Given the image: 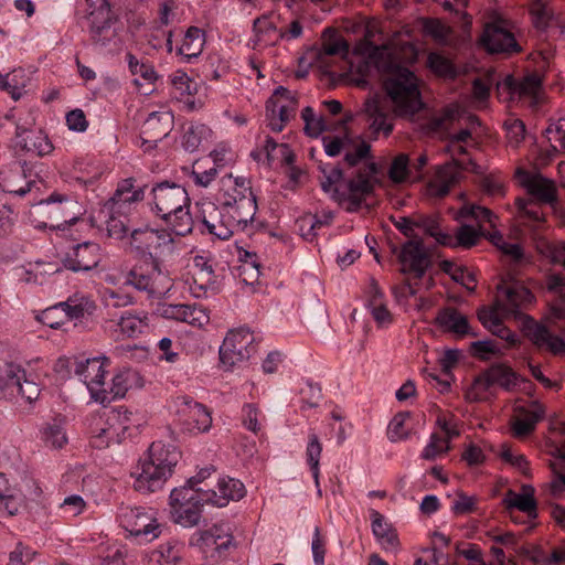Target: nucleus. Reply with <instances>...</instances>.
I'll return each instance as SVG.
<instances>
[{
  "mask_svg": "<svg viewBox=\"0 0 565 565\" xmlns=\"http://www.w3.org/2000/svg\"><path fill=\"white\" fill-rule=\"evenodd\" d=\"M170 263L151 259L139 263L129 271L126 284L152 296H161L171 287V279L164 269Z\"/></svg>",
  "mask_w": 565,
  "mask_h": 565,
  "instance_id": "ddd939ff",
  "label": "nucleus"
},
{
  "mask_svg": "<svg viewBox=\"0 0 565 565\" xmlns=\"http://www.w3.org/2000/svg\"><path fill=\"white\" fill-rule=\"evenodd\" d=\"M108 367L109 360L106 356H95L79 361L75 367V374L85 384L90 399L99 405L108 399L106 394Z\"/></svg>",
  "mask_w": 565,
  "mask_h": 565,
  "instance_id": "a211bd4d",
  "label": "nucleus"
},
{
  "mask_svg": "<svg viewBox=\"0 0 565 565\" xmlns=\"http://www.w3.org/2000/svg\"><path fill=\"white\" fill-rule=\"evenodd\" d=\"M321 454L322 444L318 435L315 431L310 430L308 435V444L306 447V458L317 484L320 473L319 463Z\"/></svg>",
  "mask_w": 565,
  "mask_h": 565,
  "instance_id": "4d7b16f0",
  "label": "nucleus"
},
{
  "mask_svg": "<svg viewBox=\"0 0 565 565\" xmlns=\"http://www.w3.org/2000/svg\"><path fill=\"white\" fill-rule=\"evenodd\" d=\"M513 412L511 422L513 434L516 437H524L534 429L536 423L543 417L544 407L537 402L524 403L516 401Z\"/></svg>",
  "mask_w": 565,
  "mask_h": 565,
  "instance_id": "393cba45",
  "label": "nucleus"
},
{
  "mask_svg": "<svg viewBox=\"0 0 565 565\" xmlns=\"http://www.w3.org/2000/svg\"><path fill=\"white\" fill-rule=\"evenodd\" d=\"M22 141L26 151L40 157L50 154L54 149L49 137L41 130L24 132Z\"/></svg>",
  "mask_w": 565,
  "mask_h": 565,
  "instance_id": "3c124183",
  "label": "nucleus"
},
{
  "mask_svg": "<svg viewBox=\"0 0 565 565\" xmlns=\"http://www.w3.org/2000/svg\"><path fill=\"white\" fill-rule=\"evenodd\" d=\"M85 4L87 25L94 35H99L109 28V3L107 0H85Z\"/></svg>",
  "mask_w": 565,
  "mask_h": 565,
  "instance_id": "4c0bfd02",
  "label": "nucleus"
},
{
  "mask_svg": "<svg viewBox=\"0 0 565 565\" xmlns=\"http://www.w3.org/2000/svg\"><path fill=\"white\" fill-rule=\"evenodd\" d=\"M536 248L537 252L552 264L565 267V244L540 239L536 243Z\"/></svg>",
  "mask_w": 565,
  "mask_h": 565,
  "instance_id": "e2e57ef3",
  "label": "nucleus"
},
{
  "mask_svg": "<svg viewBox=\"0 0 565 565\" xmlns=\"http://www.w3.org/2000/svg\"><path fill=\"white\" fill-rule=\"evenodd\" d=\"M529 10L532 22L539 30H546L555 17L550 0H533Z\"/></svg>",
  "mask_w": 565,
  "mask_h": 565,
  "instance_id": "603ef678",
  "label": "nucleus"
},
{
  "mask_svg": "<svg viewBox=\"0 0 565 565\" xmlns=\"http://www.w3.org/2000/svg\"><path fill=\"white\" fill-rule=\"evenodd\" d=\"M207 504L224 508L232 501H238L245 495V487L238 479L222 477L214 489L203 490Z\"/></svg>",
  "mask_w": 565,
  "mask_h": 565,
  "instance_id": "bb28decb",
  "label": "nucleus"
},
{
  "mask_svg": "<svg viewBox=\"0 0 565 565\" xmlns=\"http://www.w3.org/2000/svg\"><path fill=\"white\" fill-rule=\"evenodd\" d=\"M324 152L329 157L344 154L345 162L353 167L370 157L371 147L360 138H352L349 134L341 136H324L322 138Z\"/></svg>",
  "mask_w": 565,
  "mask_h": 565,
  "instance_id": "5701e85b",
  "label": "nucleus"
},
{
  "mask_svg": "<svg viewBox=\"0 0 565 565\" xmlns=\"http://www.w3.org/2000/svg\"><path fill=\"white\" fill-rule=\"evenodd\" d=\"M399 260L403 273H412L417 278L423 277L430 265L429 256L418 241H409L403 245Z\"/></svg>",
  "mask_w": 565,
  "mask_h": 565,
  "instance_id": "c85d7f7f",
  "label": "nucleus"
},
{
  "mask_svg": "<svg viewBox=\"0 0 565 565\" xmlns=\"http://www.w3.org/2000/svg\"><path fill=\"white\" fill-rule=\"evenodd\" d=\"M547 289L558 292V300L550 308L546 320L554 323L565 318V282L558 276H551L547 280Z\"/></svg>",
  "mask_w": 565,
  "mask_h": 565,
  "instance_id": "de8ad7c7",
  "label": "nucleus"
},
{
  "mask_svg": "<svg viewBox=\"0 0 565 565\" xmlns=\"http://www.w3.org/2000/svg\"><path fill=\"white\" fill-rule=\"evenodd\" d=\"M201 541L206 547L222 551L232 545L233 536L226 525H214L201 534Z\"/></svg>",
  "mask_w": 565,
  "mask_h": 565,
  "instance_id": "49530a36",
  "label": "nucleus"
},
{
  "mask_svg": "<svg viewBox=\"0 0 565 565\" xmlns=\"http://www.w3.org/2000/svg\"><path fill=\"white\" fill-rule=\"evenodd\" d=\"M181 452L161 440L153 441L132 472L134 489L140 493H152L164 487L172 477Z\"/></svg>",
  "mask_w": 565,
  "mask_h": 565,
  "instance_id": "7ed1b4c3",
  "label": "nucleus"
},
{
  "mask_svg": "<svg viewBox=\"0 0 565 565\" xmlns=\"http://www.w3.org/2000/svg\"><path fill=\"white\" fill-rule=\"evenodd\" d=\"M362 114L369 125L372 136L376 139L382 134L387 137L393 131V122L390 116L384 111L382 103L377 96L369 97L362 108Z\"/></svg>",
  "mask_w": 565,
  "mask_h": 565,
  "instance_id": "7c9ffc66",
  "label": "nucleus"
},
{
  "mask_svg": "<svg viewBox=\"0 0 565 565\" xmlns=\"http://www.w3.org/2000/svg\"><path fill=\"white\" fill-rule=\"evenodd\" d=\"M58 271L60 266L57 263L38 260L21 267L18 271V276L20 280L24 282L42 285Z\"/></svg>",
  "mask_w": 565,
  "mask_h": 565,
  "instance_id": "58836bf2",
  "label": "nucleus"
},
{
  "mask_svg": "<svg viewBox=\"0 0 565 565\" xmlns=\"http://www.w3.org/2000/svg\"><path fill=\"white\" fill-rule=\"evenodd\" d=\"M358 61L351 62L349 82L366 87L367 77L376 68L388 76L384 89L397 116H412L424 106L419 81L404 64L413 63L417 51L409 41L394 40L390 45L375 46L364 43L354 50Z\"/></svg>",
  "mask_w": 565,
  "mask_h": 565,
  "instance_id": "f257e3e1",
  "label": "nucleus"
},
{
  "mask_svg": "<svg viewBox=\"0 0 565 565\" xmlns=\"http://www.w3.org/2000/svg\"><path fill=\"white\" fill-rule=\"evenodd\" d=\"M552 437L546 441L550 455L552 479L543 486V490L553 499H565V422L551 423Z\"/></svg>",
  "mask_w": 565,
  "mask_h": 565,
  "instance_id": "9d476101",
  "label": "nucleus"
},
{
  "mask_svg": "<svg viewBox=\"0 0 565 565\" xmlns=\"http://www.w3.org/2000/svg\"><path fill=\"white\" fill-rule=\"evenodd\" d=\"M493 74H487L484 77L476 78L472 84L471 104L476 109H486L490 96V88L494 85Z\"/></svg>",
  "mask_w": 565,
  "mask_h": 565,
  "instance_id": "864d4df0",
  "label": "nucleus"
},
{
  "mask_svg": "<svg viewBox=\"0 0 565 565\" xmlns=\"http://www.w3.org/2000/svg\"><path fill=\"white\" fill-rule=\"evenodd\" d=\"M29 77L23 68H14L7 74H0V89L7 92L12 99L19 100L25 94Z\"/></svg>",
  "mask_w": 565,
  "mask_h": 565,
  "instance_id": "79ce46f5",
  "label": "nucleus"
},
{
  "mask_svg": "<svg viewBox=\"0 0 565 565\" xmlns=\"http://www.w3.org/2000/svg\"><path fill=\"white\" fill-rule=\"evenodd\" d=\"M332 220V214L329 213L323 220L315 215H303L297 220L298 231L306 241H312L317 235V230L322 225H328Z\"/></svg>",
  "mask_w": 565,
  "mask_h": 565,
  "instance_id": "13d9d810",
  "label": "nucleus"
},
{
  "mask_svg": "<svg viewBox=\"0 0 565 565\" xmlns=\"http://www.w3.org/2000/svg\"><path fill=\"white\" fill-rule=\"evenodd\" d=\"M214 138V132L210 127L194 122L184 128L181 145L186 151L194 152L210 146Z\"/></svg>",
  "mask_w": 565,
  "mask_h": 565,
  "instance_id": "e433bc0d",
  "label": "nucleus"
},
{
  "mask_svg": "<svg viewBox=\"0 0 565 565\" xmlns=\"http://www.w3.org/2000/svg\"><path fill=\"white\" fill-rule=\"evenodd\" d=\"M198 217L201 220L207 232L220 238L227 239L235 232L244 230L249 223L238 216L234 207L222 205L220 210L213 202L206 201L198 204Z\"/></svg>",
  "mask_w": 565,
  "mask_h": 565,
  "instance_id": "f8f14e48",
  "label": "nucleus"
},
{
  "mask_svg": "<svg viewBox=\"0 0 565 565\" xmlns=\"http://www.w3.org/2000/svg\"><path fill=\"white\" fill-rule=\"evenodd\" d=\"M142 425L138 413L125 407L111 409L94 430L93 445L96 448H107L120 444L136 433Z\"/></svg>",
  "mask_w": 565,
  "mask_h": 565,
  "instance_id": "0eeeda50",
  "label": "nucleus"
},
{
  "mask_svg": "<svg viewBox=\"0 0 565 565\" xmlns=\"http://www.w3.org/2000/svg\"><path fill=\"white\" fill-rule=\"evenodd\" d=\"M450 449V441L437 434H431L427 445L424 447L420 457L425 460H434L445 455Z\"/></svg>",
  "mask_w": 565,
  "mask_h": 565,
  "instance_id": "338daca9",
  "label": "nucleus"
},
{
  "mask_svg": "<svg viewBox=\"0 0 565 565\" xmlns=\"http://www.w3.org/2000/svg\"><path fill=\"white\" fill-rule=\"evenodd\" d=\"M545 136L554 150L565 151V118L551 122L545 129Z\"/></svg>",
  "mask_w": 565,
  "mask_h": 565,
  "instance_id": "774afa93",
  "label": "nucleus"
},
{
  "mask_svg": "<svg viewBox=\"0 0 565 565\" xmlns=\"http://www.w3.org/2000/svg\"><path fill=\"white\" fill-rule=\"evenodd\" d=\"M322 173V190L348 212L358 211L374 189V180L369 174L359 173L356 177L344 181L339 168H326Z\"/></svg>",
  "mask_w": 565,
  "mask_h": 565,
  "instance_id": "39448f33",
  "label": "nucleus"
},
{
  "mask_svg": "<svg viewBox=\"0 0 565 565\" xmlns=\"http://www.w3.org/2000/svg\"><path fill=\"white\" fill-rule=\"evenodd\" d=\"M173 119V114L168 109L153 111L145 120L142 132L151 138L149 142L156 143L170 134Z\"/></svg>",
  "mask_w": 565,
  "mask_h": 565,
  "instance_id": "c9c22d12",
  "label": "nucleus"
},
{
  "mask_svg": "<svg viewBox=\"0 0 565 565\" xmlns=\"http://www.w3.org/2000/svg\"><path fill=\"white\" fill-rule=\"evenodd\" d=\"M142 198L143 191L135 186L132 179H126L118 184L113 201L116 204H130L140 201Z\"/></svg>",
  "mask_w": 565,
  "mask_h": 565,
  "instance_id": "bf43d9fd",
  "label": "nucleus"
},
{
  "mask_svg": "<svg viewBox=\"0 0 565 565\" xmlns=\"http://www.w3.org/2000/svg\"><path fill=\"white\" fill-rule=\"evenodd\" d=\"M436 321L441 328L457 337L477 335V333L470 328L467 317L455 309L440 311Z\"/></svg>",
  "mask_w": 565,
  "mask_h": 565,
  "instance_id": "a19ab883",
  "label": "nucleus"
},
{
  "mask_svg": "<svg viewBox=\"0 0 565 565\" xmlns=\"http://www.w3.org/2000/svg\"><path fill=\"white\" fill-rule=\"evenodd\" d=\"M255 351V337L249 329H232L220 347V360L227 370H231L246 363Z\"/></svg>",
  "mask_w": 565,
  "mask_h": 565,
  "instance_id": "dca6fc26",
  "label": "nucleus"
},
{
  "mask_svg": "<svg viewBox=\"0 0 565 565\" xmlns=\"http://www.w3.org/2000/svg\"><path fill=\"white\" fill-rule=\"evenodd\" d=\"M150 329L149 316L146 312L126 311L116 322L113 331L117 340L136 339Z\"/></svg>",
  "mask_w": 565,
  "mask_h": 565,
  "instance_id": "473e14b6",
  "label": "nucleus"
},
{
  "mask_svg": "<svg viewBox=\"0 0 565 565\" xmlns=\"http://www.w3.org/2000/svg\"><path fill=\"white\" fill-rule=\"evenodd\" d=\"M83 213V206L77 201L52 195L32 205L29 221L35 228L64 230L65 225L75 223Z\"/></svg>",
  "mask_w": 565,
  "mask_h": 565,
  "instance_id": "423d86ee",
  "label": "nucleus"
},
{
  "mask_svg": "<svg viewBox=\"0 0 565 565\" xmlns=\"http://www.w3.org/2000/svg\"><path fill=\"white\" fill-rule=\"evenodd\" d=\"M152 210L177 235L192 231L190 198L179 184L162 182L152 189Z\"/></svg>",
  "mask_w": 565,
  "mask_h": 565,
  "instance_id": "20e7f679",
  "label": "nucleus"
},
{
  "mask_svg": "<svg viewBox=\"0 0 565 565\" xmlns=\"http://www.w3.org/2000/svg\"><path fill=\"white\" fill-rule=\"evenodd\" d=\"M542 87V79L536 74L524 76L516 81L518 100L526 99L531 103L539 100Z\"/></svg>",
  "mask_w": 565,
  "mask_h": 565,
  "instance_id": "5fc2aeb1",
  "label": "nucleus"
},
{
  "mask_svg": "<svg viewBox=\"0 0 565 565\" xmlns=\"http://www.w3.org/2000/svg\"><path fill=\"white\" fill-rule=\"evenodd\" d=\"M387 175L391 182L395 184L407 182L409 178V158L406 153H399L392 160Z\"/></svg>",
  "mask_w": 565,
  "mask_h": 565,
  "instance_id": "0e129e2a",
  "label": "nucleus"
},
{
  "mask_svg": "<svg viewBox=\"0 0 565 565\" xmlns=\"http://www.w3.org/2000/svg\"><path fill=\"white\" fill-rule=\"evenodd\" d=\"M182 558V546L175 542L160 544L148 555V565H179Z\"/></svg>",
  "mask_w": 565,
  "mask_h": 565,
  "instance_id": "37998d69",
  "label": "nucleus"
},
{
  "mask_svg": "<svg viewBox=\"0 0 565 565\" xmlns=\"http://www.w3.org/2000/svg\"><path fill=\"white\" fill-rule=\"evenodd\" d=\"M145 382L141 374L132 369H120L111 377L110 384L106 388L108 399L104 401L103 406L111 402L124 398L128 392L139 390Z\"/></svg>",
  "mask_w": 565,
  "mask_h": 565,
  "instance_id": "cd10ccee",
  "label": "nucleus"
},
{
  "mask_svg": "<svg viewBox=\"0 0 565 565\" xmlns=\"http://www.w3.org/2000/svg\"><path fill=\"white\" fill-rule=\"evenodd\" d=\"M205 45V33L198 26H190L177 50V53L183 57L185 62H192L203 52Z\"/></svg>",
  "mask_w": 565,
  "mask_h": 565,
  "instance_id": "ea45409f",
  "label": "nucleus"
},
{
  "mask_svg": "<svg viewBox=\"0 0 565 565\" xmlns=\"http://www.w3.org/2000/svg\"><path fill=\"white\" fill-rule=\"evenodd\" d=\"M462 170H471L476 173L482 172L471 160L468 162L465 160H451L435 167L433 175L426 183L425 194L429 198L447 195L450 189L459 181Z\"/></svg>",
  "mask_w": 565,
  "mask_h": 565,
  "instance_id": "6ab92c4d",
  "label": "nucleus"
},
{
  "mask_svg": "<svg viewBox=\"0 0 565 565\" xmlns=\"http://www.w3.org/2000/svg\"><path fill=\"white\" fill-rule=\"evenodd\" d=\"M480 42L491 53H515L521 50L511 31L510 22L499 14L486 24Z\"/></svg>",
  "mask_w": 565,
  "mask_h": 565,
  "instance_id": "4be33fe9",
  "label": "nucleus"
},
{
  "mask_svg": "<svg viewBox=\"0 0 565 565\" xmlns=\"http://www.w3.org/2000/svg\"><path fill=\"white\" fill-rule=\"evenodd\" d=\"M38 383L26 377L25 371L18 364L4 363L0 365V394L9 401L22 399L32 404L40 396Z\"/></svg>",
  "mask_w": 565,
  "mask_h": 565,
  "instance_id": "4468645a",
  "label": "nucleus"
},
{
  "mask_svg": "<svg viewBox=\"0 0 565 565\" xmlns=\"http://www.w3.org/2000/svg\"><path fill=\"white\" fill-rule=\"evenodd\" d=\"M118 521L129 535L142 542H151L160 535L156 512L150 508L122 507L119 510Z\"/></svg>",
  "mask_w": 565,
  "mask_h": 565,
  "instance_id": "2eb2a0df",
  "label": "nucleus"
},
{
  "mask_svg": "<svg viewBox=\"0 0 565 565\" xmlns=\"http://www.w3.org/2000/svg\"><path fill=\"white\" fill-rule=\"evenodd\" d=\"M298 100L295 94L279 86L268 98L266 104V120L271 131L279 132L295 116Z\"/></svg>",
  "mask_w": 565,
  "mask_h": 565,
  "instance_id": "412c9836",
  "label": "nucleus"
},
{
  "mask_svg": "<svg viewBox=\"0 0 565 565\" xmlns=\"http://www.w3.org/2000/svg\"><path fill=\"white\" fill-rule=\"evenodd\" d=\"M416 231L418 235L423 233L436 241V243L446 246L454 245V237L447 233H445L438 220L436 217L423 216L416 220Z\"/></svg>",
  "mask_w": 565,
  "mask_h": 565,
  "instance_id": "a18cd8bd",
  "label": "nucleus"
},
{
  "mask_svg": "<svg viewBox=\"0 0 565 565\" xmlns=\"http://www.w3.org/2000/svg\"><path fill=\"white\" fill-rule=\"evenodd\" d=\"M486 372L494 387L500 386L505 391H511L520 382H524L509 365L503 363L494 364Z\"/></svg>",
  "mask_w": 565,
  "mask_h": 565,
  "instance_id": "c03bdc74",
  "label": "nucleus"
},
{
  "mask_svg": "<svg viewBox=\"0 0 565 565\" xmlns=\"http://www.w3.org/2000/svg\"><path fill=\"white\" fill-rule=\"evenodd\" d=\"M477 315L481 324L493 335L504 340L510 348L519 343L518 335L503 324V321L511 316L503 315L502 308L495 306V299L490 306L481 307Z\"/></svg>",
  "mask_w": 565,
  "mask_h": 565,
  "instance_id": "b1692460",
  "label": "nucleus"
},
{
  "mask_svg": "<svg viewBox=\"0 0 565 565\" xmlns=\"http://www.w3.org/2000/svg\"><path fill=\"white\" fill-rule=\"evenodd\" d=\"M209 157L216 170L231 167L236 161V154L226 142H220L210 151Z\"/></svg>",
  "mask_w": 565,
  "mask_h": 565,
  "instance_id": "69168bd1",
  "label": "nucleus"
},
{
  "mask_svg": "<svg viewBox=\"0 0 565 565\" xmlns=\"http://www.w3.org/2000/svg\"><path fill=\"white\" fill-rule=\"evenodd\" d=\"M279 41H281V30L268 17H260L254 21L250 39L254 50L274 46Z\"/></svg>",
  "mask_w": 565,
  "mask_h": 565,
  "instance_id": "72a5a7b5",
  "label": "nucleus"
},
{
  "mask_svg": "<svg viewBox=\"0 0 565 565\" xmlns=\"http://www.w3.org/2000/svg\"><path fill=\"white\" fill-rule=\"evenodd\" d=\"M411 417L409 412L397 413L387 426V437L391 441L397 443L408 438L411 429L407 422Z\"/></svg>",
  "mask_w": 565,
  "mask_h": 565,
  "instance_id": "052dcab7",
  "label": "nucleus"
},
{
  "mask_svg": "<svg viewBox=\"0 0 565 565\" xmlns=\"http://www.w3.org/2000/svg\"><path fill=\"white\" fill-rule=\"evenodd\" d=\"M515 177L520 185L531 195L543 202L554 201L556 189L551 180L542 177L540 173H532L523 169H518Z\"/></svg>",
  "mask_w": 565,
  "mask_h": 565,
  "instance_id": "2f4dec72",
  "label": "nucleus"
},
{
  "mask_svg": "<svg viewBox=\"0 0 565 565\" xmlns=\"http://www.w3.org/2000/svg\"><path fill=\"white\" fill-rule=\"evenodd\" d=\"M63 305L56 303L36 315V320L51 329H61L67 323V313L63 310Z\"/></svg>",
  "mask_w": 565,
  "mask_h": 565,
  "instance_id": "680f3d73",
  "label": "nucleus"
},
{
  "mask_svg": "<svg viewBox=\"0 0 565 565\" xmlns=\"http://www.w3.org/2000/svg\"><path fill=\"white\" fill-rule=\"evenodd\" d=\"M372 533L376 542L387 552L398 550L399 541L392 524L376 510L370 511Z\"/></svg>",
  "mask_w": 565,
  "mask_h": 565,
  "instance_id": "f704fd0d",
  "label": "nucleus"
},
{
  "mask_svg": "<svg viewBox=\"0 0 565 565\" xmlns=\"http://www.w3.org/2000/svg\"><path fill=\"white\" fill-rule=\"evenodd\" d=\"M495 394L494 386L487 372L475 379L466 391V399L469 402H486Z\"/></svg>",
  "mask_w": 565,
  "mask_h": 565,
  "instance_id": "09e8293b",
  "label": "nucleus"
},
{
  "mask_svg": "<svg viewBox=\"0 0 565 565\" xmlns=\"http://www.w3.org/2000/svg\"><path fill=\"white\" fill-rule=\"evenodd\" d=\"M60 303L63 305V310L67 313V321L83 318L85 315L92 313L95 309L94 301L82 295H74L66 301Z\"/></svg>",
  "mask_w": 565,
  "mask_h": 565,
  "instance_id": "8fccbe9b",
  "label": "nucleus"
},
{
  "mask_svg": "<svg viewBox=\"0 0 565 565\" xmlns=\"http://www.w3.org/2000/svg\"><path fill=\"white\" fill-rule=\"evenodd\" d=\"M172 409L178 424L191 435L210 431L212 427V414L201 403L188 396H178L172 402Z\"/></svg>",
  "mask_w": 565,
  "mask_h": 565,
  "instance_id": "f3484780",
  "label": "nucleus"
},
{
  "mask_svg": "<svg viewBox=\"0 0 565 565\" xmlns=\"http://www.w3.org/2000/svg\"><path fill=\"white\" fill-rule=\"evenodd\" d=\"M534 495L535 490L531 484H523L520 491L509 490L505 493L502 502L514 523H529V527L534 526L537 518V502Z\"/></svg>",
  "mask_w": 565,
  "mask_h": 565,
  "instance_id": "aec40b11",
  "label": "nucleus"
},
{
  "mask_svg": "<svg viewBox=\"0 0 565 565\" xmlns=\"http://www.w3.org/2000/svg\"><path fill=\"white\" fill-rule=\"evenodd\" d=\"M216 199L225 207H234L238 216L252 222L257 211L256 198L245 177L228 173L218 182Z\"/></svg>",
  "mask_w": 565,
  "mask_h": 565,
  "instance_id": "1a4fd4ad",
  "label": "nucleus"
},
{
  "mask_svg": "<svg viewBox=\"0 0 565 565\" xmlns=\"http://www.w3.org/2000/svg\"><path fill=\"white\" fill-rule=\"evenodd\" d=\"M490 242L511 262L520 263L524 259V253L519 243L507 241L500 232L490 234Z\"/></svg>",
  "mask_w": 565,
  "mask_h": 565,
  "instance_id": "6e6d98bb",
  "label": "nucleus"
},
{
  "mask_svg": "<svg viewBox=\"0 0 565 565\" xmlns=\"http://www.w3.org/2000/svg\"><path fill=\"white\" fill-rule=\"evenodd\" d=\"M129 246L154 262H174L179 255L178 245L167 230L142 226L128 236Z\"/></svg>",
  "mask_w": 565,
  "mask_h": 565,
  "instance_id": "6e6552de",
  "label": "nucleus"
},
{
  "mask_svg": "<svg viewBox=\"0 0 565 565\" xmlns=\"http://www.w3.org/2000/svg\"><path fill=\"white\" fill-rule=\"evenodd\" d=\"M102 259L100 247L96 243L78 244L67 254L65 265L73 271H87L95 268Z\"/></svg>",
  "mask_w": 565,
  "mask_h": 565,
  "instance_id": "c756f323",
  "label": "nucleus"
},
{
  "mask_svg": "<svg viewBox=\"0 0 565 565\" xmlns=\"http://www.w3.org/2000/svg\"><path fill=\"white\" fill-rule=\"evenodd\" d=\"M205 492L201 488L178 487L169 497L171 519L183 527L198 525L202 518L203 507L207 504Z\"/></svg>",
  "mask_w": 565,
  "mask_h": 565,
  "instance_id": "9b49d317",
  "label": "nucleus"
},
{
  "mask_svg": "<svg viewBox=\"0 0 565 565\" xmlns=\"http://www.w3.org/2000/svg\"><path fill=\"white\" fill-rule=\"evenodd\" d=\"M30 502L45 504L44 491L32 477L24 475L15 478V494L11 504H8V514L15 515L22 505Z\"/></svg>",
  "mask_w": 565,
  "mask_h": 565,
  "instance_id": "a878e982",
  "label": "nucleus"
},
{
  "mask_svg": "<svg viewBox=\"0 0 565 565\" xmlns=\"http://www.w3.org/2000/svg\"><path fill=\"white\" fill-rule=\"evenodd\" d=\"M495 289V306L502 308L503 315H510L511 318L523 320L526 323V335L535 347L547 350L555 355L565 352V340L563 338L552 334L545 326L535 322L524 313L536 301L530 289L508 276L501 278Z\"/></svg>",
  "mask_w": 565,
  "mask_h": 565,
  "instance_id": "f03ea898",
  "label": "nucleus"
}]
</instances>
